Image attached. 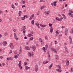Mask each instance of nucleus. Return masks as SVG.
I'll use <instances>...</instances> for the list:
<instances>
[{
  "label": "nucleus",
  "instance_id": "nucleus-50",
  "mask_svg": "<svg viewBox=\"0 0 73 73\" xmlns=\"http://www.w3.org/2000/svg\"><path fill=\"white\" fill-rule=\"evenodd\" d=\"M24 38L25 39H26V40H27V38H28V37H27V36H25L24 37Z\"/></svg>",
  "mask_w": 73,
  "mask_h": 73
},
{
  "label": "nucleus",
  "instance_id": "nucleus-8",
  "mask_svg": "<svg viewBox=\"0 0 73 73\" xmlns=\"http://www.w3.org/2000/svg\"><path fill=\"white\" fill-rule=\"evenodd\" d=\"M14 36L15 37V38L17 40H18V38H17V36L16 35V34L15 33H14Z\"/></svg>",
  "mask_w": 73,
  "mask_h": 73
},
{
  "label": "nucleus",
  "instance_id": "nucleus-31",
  "mask_svg": "<svg viewBox=\"0 0 73 73\" xmlns=\"http://www.w3.org/2000/svg\"><path fill=\"white\" fill-rule=\"evenodd\" d=\"M34 23H35V21L33 20L31 22V24H32L33 25H35V24H34Z\"/></svg>",
  "mask_w": 73,
  "mask_h": 73
},
{
  "label": "nucleus",
  "instance_id": "nucleus-41",
  "mask_svg": "<svg viewBox=\"0 0 73 73\" xmlns=\"http://www.w3.org/2000/svg\"><path fill=\"white\" fill-rule=\"evenodd\" d=\"M57 67L58 68V69H61V67H60V66L59 65L57 66Z\"/></svg>",
  "mask_w": 73,
  "mask_h": 73
},
{
  "label": "nucleus",
  "instance_id": "nucleus-45",
  "mask_svg": "<svg viewBox=\"0 0 73 73\" xmlns=\"http://www.w3.org/2000/svg\"><path fill=\"white\" fill-rule=\"evenodd\" d=\"M69 53V52H68V50L65 51L64 52V53Z\"/></svg>",
  "mask_w": 73,
  "mask_h": 73
},
{
  "label": "nucleus",
  "instance_id": "nucleus-17",
  "mask_svg": "<svg viewBox=\"0 0 73 73\" xmlns=\"http://www.w3.org/2000/svg\"><path fill=\"white\" fill-rule=\"evenodd\" d=\"M29 69H30V67H28L27 66L25 67V69L26 70H28Z\"/></svg>",
  "mask_w": 73,
  "mask_h": 73
},
{
  "label": "nucleus",
  "instance_id": "nucleus-7",
  "mask_svg": "<svg viewBox=\"0 0 73 73\" xmlns=\"http://www.w3.org/2000/svg\"><path fill=\"white\" fill-rule=\"evenodd\" d=\"M68 29H66L65 30V35L66 36L68 35Z\"/></svg>",
  "mask_w": 73,
  "mask_h": 73
},
{
  "label": "nucleus",
  "instance_id": "nucleus-47",
  "mask_svg": "<svg viewBox=\"0 0 73 73\" xmlns=\"http://www.w3.org/2000/svg\"><path fill=\"white\" fill-rule=\"evenodd\" d=\"M70 41L72 40V38L70 36L69 37Z\"/></svg>",
  "mask_w": 73,
  "mask_h": 73
},
{
  "label": "nucleus",
  "instance_id": "nucleus-46",
  "mask_svg": "<svg viewBox=\"0 0 73 73\" xmlns=\"http://www.w3.org/2000/svg\"><path fill=\"white\" fill-rule=\"evenodd\" d=\"M62 36V35L60 34L59 35V37H61Z\"/></svg>",
  "mask_w": 73,
  "mask_h": 73
},
{
  "label": "nucleus",
  "instance_id": "nucleus-21",
  "mask_svg": "<svg viewBox=\"0 0 73 73\" xmlns=\"http://www.w3.org/2000/svg\"><path fill=\"white\" fill-rule=\"evenodd\" d=\"M68 15L70 17H72L73 18V14H71L70 13H68Z\"/></svg>",
  "mask_w": 73,
  "mask_h": 73
},
{
  "label": "nucleus",
  "instance_id": "nucleus-26",
  "mask_svg": "<svg viewBox=\"0 0 73 73\" xmlns=\"http://www.w3.org/2000/svg\"><path fill=\"white\" fill-rule=\"evenodd\" d=\"M53 63L51 64L50 65V66H49L48 68L49 69H51V68L52 67V66H53Z\"/></svg>",
  "mask_w": 73,
  "mask_h": 73
},
{
  "label": "nucleus",
  "instance_id": "nucleus-28",
  "mask_svg": "<svg viewBox=\"0 0 73 73\" xmlns=\"http://www.w3.org/2000/svg\"><path fill=\"white\" fill-rule=\"evenodd\" d=\"M69 12H70V13H70L71 14H72V13H73V11H72V10H69Z\"/></svg>",
  "mask_w": 73,
  "mask_h": 73
},
{
  "label": "nucleus",
  "instance_id": "nucleus-13",
  "mask_svg": "<svg viewBox=\"0 0 73 73\" xmlns=\"http://www.w3.org/2000/svg\"><path fill=\"white\" fill-rule=\"evenodd\" d=\"M25 49L26 50H30V48H29L28 46H25Z\"/></svg>",
  "mask_w": 73,
  "mask_h": 73
},
{
  "label": "nucleus",
  "instance_id": "nucleus-58",
  "mask_svg": "<svg viewBox=\"0 0 73 73\" xmlns=\"http://www.w3.org/2000/svg\"><path fill=\"white\" fill-rule=\"evenodd\" d=\"M3 56H0V58H1V59H2V58H3Z\"/></svg>",
  "mask_w": 73,
  "mask_h": 73
},
{
  "label": "nucleus",
  "instance_id": "nucleus-5",
  "mask_svg": "<svg viewBox=\"0 0 73 73\" xmlns=\"http://www.w3.org/2000/svg\"><path fill=\"white\" fill-rule=\"evenodd\" d=\"M34 16L35 15L34 14L32 15L29 18V20H31L32 18H33V17H34Z\"/></svg>",
  "mask_w": 73,
  "mask_h": 73
},
{
  "label": "nucleus",
  "instance_id": "nucleus-42",
  "mask_svg": "<svg viewBox=\"0 0 73 73\" xmlns=\"http://www.w3.org/2000/svg\"><path fill=\"white\" fill-rule=\"evenodd\" d=\"M25 32H26V31H25V30H23V33H24V34H25Z\"/></svg>",
  "mask_w": 73,
  "mask_h": 73
},
{
  "label": "nucleus",
  "instance_id": "nucleus-49",
  "mask_svg": "<svg viewBox=\"0 0 73 73\" xmlns=\"http://www.w3.org/2000/svg\"><path fill=\"white\" fill-rule=\"evenodd\" d=\"M54 50V48H50V50H53H53Z\"/></svg>",
  "mask_w": 73,
  "mask_h": 73
},
{
  "label": "nucleus",
  "instance_id": "nucleus-59",
  "mask_svg": "<svg viewBox=\"0 0 73 73\" xmlns=\"http://www.w3.org/2000/svg\"><path fill=\"white\" fill-rule=\"evenodd\" d=\"M24 17H26V18H28V16H27V15H26L25 16L24 15Z\"/></svg>",
  "mask_w": 73,
  "mask_h": 73
},
{
  "label": "nucleus",
  "instance_id": "nucleus-24",
  "mask_svg": "<svg viewBox=\"0 0 73 73\" xmlns=\"http://www.w3.org/2000/svg\"><path fill=\"white\" fill-rule=\"evenodd\" d=\"M56 70H57V71H58V72H61V70H62L60 69H56Z\"/></svg>",
  "mask_w": 73,
  "mask_h": 73
},
{
  "label": "nucleus",
  "instance_id": "nucleus-25",
  "mask_svg": "<svg viewBox=\"0 0 73 73\" xmlns=\"http://www.w3.org/2000/svg\"><path fill=\"white\" fill-rule=\"evenodd\" d=\"M45 7V6H42L40 7V9L41 10H42V9H44V8Z\"/></svg>",
  "mask_w": 73,
  "mask_h": 73
},
{
  "label": "nucleus",
  "instance_id": "nucleus-22",
  "mask_svg": "<svg viewBox=\"0 0 73 73\" xmlns=\"http://www.w3.org/2000/svg\"><path fill=\"white\" fill-rule=\"evenodd\" d=\"M50 12L49 11L47 12L45 14V15L46 16H48L49 15Z\"/></svg>",
  "mask_w": 73,
  "mask_h": 73
},
{
  "label": "nucleus",
  "instance_id": "nucleus-16",
  "mask_svg": "<svg viewBox=\"0 0 73 73\" xmlns=\"http://www.w3.org/2000/svg\"><path fill=\"white\" fill-rule=\"evenodd\" d=\"M66 61H67V62L66 63V64L67 65H69V60H66Z\"/></svg>",
  "mask_w": 73,
  "mask_h": 73
},
{
  "label": "nucleus",
  "instance_id": "nucleus-51",
  "mask_svg": "<svg viewBox=\"0 0 73 73\" xmlns=\"http://www.w3.org/2000/svg\"><path fill=\"white\" fill-rule=\"evenodd\" d=\"M72 40H70V44H72Z\"/></svg>",
  "mask_w": 73,
  "mask_h": 73
},
{
  "label": "nucleus",
  "instance_id": "nucleus-61",
  "mask_svg": "<svg viewBox=\"0 0 73 73\" xmlns=\"http://www.w3.org/2000/svg\"><path fill=\"white\" fill-rule=\"evenodd\" d=\"M24 7H25V5H23L22 6V8H24Z\"/></svg>",
  "mask_w": 73,
  "mask_h": 73
},
{
  "label": "nucleus",
  "instance_id": "nucleus-52",
  "mask_svg": "<svg viewBox=\"0 0 73 73\" xmlns=\"http://www.w3.org/2000/svg\"><path fill=\"white\" fill-rule=\"evenodd\" d=\"M23 4H24V3H25V1H23L22 2V3Z\"/></svg>",
  "mask_w": 73,
  "mask_h": 73
},
{
  "label": "nucleus",
  "instance_id": "nucleus-54",
  "mask_svg": "<svg viewBox=\"0 0 73 73\" xmlns=\"http://www.w3.org/2000/svg\"><path fill=\"white\" fill-rule=\"evenodd\" d=\"M44 0H40V2H44Z\"/></svg>",
  "mask_w": 73,
  "mask_h": 73
},
{
  "label": "nucleus",
  "instance_id": "nucleus-36",
  "mask_svg": "<svg viewBox=\"0 0 73 73\" xmlns=\"http://www.w3.org/2000/svg\"><path fill=\"white\" fill-rule=\"evenodd\" d=\"M45 38L46 40H48V37L47 36H46L45 37Z\"/></svg>",
  "mask_w": 73,
  "mask_h": 73
},
{
  "label": "nucleus",
  "instance_id": "nucleus-57",
  "mask_svg": "<svg viewBox=\"0 0 73 73\" xmlns=\"http://www.w3.org/2000/svg\"><path fill=\"white\" fill-rule=\"evenodd\" d=\"M15 5H16V6L18 5V3H15Z\"/></svg>",
  "mask_w": 73,
  "mask_h": 73
},
{
  "label": "nucleus",
  "instance_id": "nucleus-3",
  "mask_svg": "<svg viewBox=\"0 0 73 73\" xmlns=\"http://www.w3.org/2000/svg\"><path fill=\"white\" fill-rule=\"evenodd\" d=\"M28 55L29 57H31V56H33L34 55L33 53H32L31 54V53L30 52H28Z\"/></svg>",
  "mask_w": 73,
  "mask_h": 73
},
{
  "label": "nucleus",
  "instance_id": "nucleus-60",
  "mask_svg": "<svg viewBox=\"0 0 73 73\" xmlns=\"http://www.w3.org/2000/svg\"><path fill=\"white\" fill-rule=\"evenodd\" d=\"M2 65H3V66H4V65H5V64L4 63H3Z\"/></svg>",
  "mask_w": 73,
  "mask_h": 73
},
{
  "label": "nucleus",
  "instance_id": "nucleus-27",
  "mask_svg": "<svg viewBox=\"0 0 73 73\" xmlns=\"http://www.w3.org/2000/svg\"><path fill=\"white\" fill-rule=\"evenodd\" d=\"M25 17L24 16L21 18V20H25Z\"/></svg>",
  "mask_w": 73,
  "mask_h": 73
},
{
  "label": "nucleus",
  "instance_id": "nucleus-64",
  "mask_svg": "<svg viewBox=\"0 0 73 73\" xmlns=\"http://www.w3.org/2000/svg\"><path fill=\"white\" fill-rule=\"evenodd\" d=\"M73 30V29H72L71 31H70L71 33H73V30Z\"/></svg>",
  "mask_w": 73,
  "mask_h": 73
},
{
  "label": "nucleus",
  "instance_id": "nucleus-23",
  "mask_svg": "<svg viewBox=\"0 0 73 73\" xmlns=\"http://www.w3.org/2000/svg\"><path fill=\"white\" fill-rule=\"evenodd\" d=\"M50 32L51 33H52L53 32V28L52 27H51L50 28Z\"/></svg>",
  "mask_w": 73,
  "mask_h": 73
},
{
  "label": "nucleus",
  "instance_id": "nucleus-20",
  "mask_svg": "<svg viewBox=\"0 0 73 73\" xmlns=\"http://www.w3.org/2000/svg\"><path fill=\"white\" fill-rule=\"evenodd\" d=\"M48 62H49L48 61H44L43 62V64H47V63H48Z\"/></svg>",
  "mask_w": 73,
  "mask_h": 73
},
{
  "label": "nucleus",
  "instance_id": "nucleus-44",
  "mask_svg": "<svg viewBox=\"0 0 73 73\" xmlns=\"http://www.w3.org/2000/svg\"><path fill=\"white\" fill-rule=\"evenodd\" d=\"M56 59H58V55H56Z\"/></svg>",
  "mask_w": 73,
  "mask_h": 73
},
{
  "label": "nucleus",
  "instance_id": "nucleus-1",
  "mask_svg": "<svg viewBox=\"0 0 73 73\" xmlns=\"http://www.w3.org/2000/svg\"><path fill=\"white\" fill-rule=\"evenodd\" d=\"M31 48L33 49V51H35V50L36 49V46L35 45H33L32 46H31Z\"/></svg>",
  "mask_w": 73,
  "mask_h": 73
},
{
  "label": "nucleus",
  "instance_id": "nucleus-63",
  "mask_svg": "<svg viewBox=\"0 0 73 73\" xmlns=\"http://www.w3.org/2000/svg\"><path fill=\"white\" fill-rule=\"evenodd\" d=\"M71 71L73 72V68H71Z\"/></svg>",
  "mask_w": 73,
  "mask_h": 73
},
{
  "label": "nucleus",
  "instance_id": "nucleus-9",
  "mask_svg": "<svg viewBox=\"0 0 73 73\" xmlns=\"http://www.w3.org/2000/svg\"><path fill=\"white\" fill-rule=\"evenodd\" d=\"M22 29L21 30V31H24V30H25V29L26 28V27L24 26L23 27H22Z\"/></svg>",
  "mask_w": 73,
  "mask_h": 73
},
{
  "label": "nucleus",
  "instance_id": "nucleus-33",
  "mask_svg": "<svg viewBox=\"0 0 73 73\" xmlns=\"http://www.w3.org/2000/svg\"><path fill=\"white\" fill-rule=\"evenodd\" d=\"M14 58L16 59L17 58H18V56H17V55H15L14 56Z\"/></svg>",
  "mask_w": 73,
  "mask_h": 73
},
{
  "label": "nucleus",
  "instance_id": "nucleus-29",
  "mask_svg": "<svg viewBox=\"0 0 73 73\" xmlns=\"http://www.w3.org/2000/svg\"><path fill=\"white\" fill-rule=\"evenodd\" d=\"M47 54L48 56V58H49V59H50V54H49V52H47Z\"/></svg>",
  "mask_w": 73,
  "mask_h": 73
},
{
  "label": "nucleus",
  "instance_id": "nucleus-35",
  "mask_svg": "<svg viewBox=\"0 0 73 73\" xmlns=\"http://www.w3.org/2000/svg\"><path fill=\"white\" fill-rule=\"evenodd\" d=\"M42 49L43 50H44V52H45V50H46V49H45V47H43Z\"/></svg>",
  "mask_w": 73,
  "mask_h": 73
},
{
  "label": "nucleus",
  "instance_id": "nucleus-53",
  "mask_svg": "<svg viewBox=\"0 0 73 73\" xmlns=\"http://www.w3.org/2000/svg\"><path fill=\"white\" fill-rule=\"evenodd\" d=\"M21 53V50H19V54H20Z\"/></svg>",
  "mask_w": 73,
  "mask_h": 73
},
{
  "label": "nucleus",
  "instance_id": "nucleus-30",
  "mask_svg": "<svg viewBox=\"0 0 73 73\" xmlns=\"http://www.w3.org/2000/svg\"><path fill=\"white\" fill-rule=\"evenodd\" d=\"M33 40V37H30L29 40L30 41H32V40Z\"/></svg>",
  "mask_w": 73,
  "mask_h": 73
},
{
  "label": "nucleus",
  "instance_id": "nucleus-32",
  "mask_svg": "<svg viewBox=\"0 0 73 73\" xmlns=\"http://www.w3.org/2000/svg\"><path fill=\"white\" fill-rule=\"evenodd\" d=\"M48 44H47L45 46V48L46 49L48 48Z\"/></svg>",
  "mask_w": 73,
  "mask_h": 73
},
{
  "label": "nucleus",
  "instance_id": "nucleus-18",
  "mask_svg": "<svg viewBox=\"0 0 73 73\" xmlns=\"http://www.w3.org/2000/svg\"><path fill=\"white\" fill-rule=\"evenodd\" d=\"M40 27H46V25H42L41 24H40Z\"/></svg>",
  "mask_w": 73,
  "mask_h": 73
},
{
  "label": "nucleus",
  "instance_id": "nucleus-6",
  "mask_svg": "<svg viewBox=\"0 0 73 73\" xmlns=\"http://www.w3.org/2000/svg\"><path fill=\"white\" fill-rule=\"evenodd\" d=\"M56 2H54L53 3H51V5L53 6V5L54 7L56 6Z\"/></svg>",
  "mask_w": 73,
  "mask_h": 73
},
{
  "label": "nucleus",
  "instance_id": "nucleus-14",
  "mask_svg": "<svg viewBox=\"0 0 73 73\" xmlns=\"http://www.w3.org/2000/svg\"><path fill=\"white\" fill-rule=\"evenodd\" d=\"M3 45L5 46L7 45V42L5 41H4L3 42Z\"/></svg>",
  "mask_w": 73,
  "mask_h": 73
},
{
  "label": "nucleus",
  "instance_id": "nucleus-34",
  "mask_svg": "<svg viewBox=\"0 0 73 73\" xmlns=\"http://www.w3.org/2000/svg\"><path fill=\"white\" fill-rule=\"evenodd\" d=\"M49 25V26L50 27H51V28H52V24H50V23H49L48 24Z\"/></svg>",
  "mask_w": 73,
  "mask_h": 73
},
{
  "label": "nucleus",
  "instance_id": "nucleus-38",
  "mask_svg": "<svg viewBox=\"0 0 73 73\" xmlns=\"http://www.w3.org/2000/svg\"><path fill=\"white\" fill-rule=\"evenodd\" d=\"M13 9H15V6L13 5L12 4L11 5Z\"/></svg>",
  "mask_w": 73,
  "mask_h": 73
},
{
  "label": "nucleus",
  "instance_id": "nucleus-12",
  "mask_svg": "<svg viewBox=\"0 0 73 73\" xmlns=\"http://www.w3.org/2000/svg\"><path fill=\"white\" fill-rule=\"evenodd\" d=\"M56 19L57 21H61V20L58 17H56Z\"/></svg>",
  "mask_w": 73,
  "mask_h": 73
},
{
  "label": "nucleus",
  "instance_id": "nucleus-40",
  "mask_svg": "<svg viewBox=\"0 0 73 73\" xmlns=\"http://www.w3.org/2000/svg\"><path fill=\"white\" fill-rule=\"evenodd\" d=\"M39 40L40 41V42H42V39H41V38H39Z\"/></svg>",
  "mask_w": 73,
  "mask_h": 73
},
{
  "label": "nucleus",
  "instance_id": "nucleus-37",
  "mask_svg": "<svg viewBox=\"0 0 73 73\" xmlns=\"http://www.w3.org/2000/svg\"><path fill=\"white\" fill-rule=\"evenodd\" d=\"M41 45H42V46H43V45H44V42H41Z\"/></svg>",
  "mask_w": 73,
  "mask_h": 73
},
{
  "label": "nucleus",
  "instance_id": "nucleus-19",
  "mask_svg": "<svg viewBox=\"0 0 73 73\" xmlns=\"http://www.w3.org/2000/svg\"><path fill=\"white\" fill-rule=\"evenodd\" d=\"M28 36L29 37H30L31 36H33V35L31 34H29V35H28Z\"/></svg>",
  "mask_w": 73,
  "mask_h": 73
},
{
  "label": "nucleus",
  "instance_id": "nucleus-39",
  "mask_svg": "<svg viewBox=\"0 0 73 73\" xmlns=\"http://www.w3.org/2000/svg\"><path fill=\"white\" fill-rule=\"evenodd\" d=\"M53 51H54L55 53H57V51L55 50H53Z\"/></svg>",
  "mask_w": 73,
  "mask_h": 73
},
{
  "label": "nucleus",
  "instance_id": "nucleus-55",
  "mask_svg": "<svg viewBox=\"0 0 73 73\" xmlns=\"http://www.w3.org/2000/svg\"><path fill=\"white\" fill-rule=\"evenodd\" d=\"M13 31L14 32H16V29H14Z\"/></svg>",
  "mask_w": 73,
  "mask_h": 73
},
{
  "label": "nucleus",
  "instance_id": "nucleus-11",
  "mask_svg": "<svg viewBox=\"0 0 73 73\" xmlns=\"http://www.w3.org/2000/svg\"><path fill=\"white\" fill-rule=\"evenodd\" d=\"M35 25H36L37 26L38 28L39 29L40 28V26L39 25V23H35Z\"/></svg>",
  "mask_w": 73,
  "mask_h": 73
},
{
  "label": "nucleus",
  "instance_id": "nucleus-10",
  "mask_svg": "<svg viewBox=\"0 0 73 73\" xmlns=\"http://www.w3.org/2000/svg\"><path fill=\"white\" fill-rule=\"evenodd\" d=\"M37 70H38V66L36 65L35 71V72H37Z\"/></svg>",
  "mask_w": 73,
  "mask_h": 73
},
{
  "label": "nucleus",
  "instance_id": "nucleus-2",
  "mask_svg": "<svg viewBox=\"0 0 73 73\" xmlns=\"http://www.w3.org/2000/svg\"><path fill=\"white\" fill-rule=\"evenodd\" d=\"M21 60H20L19 62V64L17 65H18L19 68H20L21 69H22V67H21Z\"/></svg>",
  "mask_w": 73,
  "mask_h": 73
},
{
  "label": "nucleus",
  "instance_id": "nucleus-62",
  "mask_svg": "<svg viewBox=\"0 0 73 73\" xmlns=\"http://www.w3.org/2000/svg\"><path fill=\"white\" fill-rule=\"evenodd\" d=\"M25 65H27V62H25L24 63Z\"/></svg>",
  "mask_w": 73,
  "mask_h": 73
},
{
  "label": "nucleus",
  "instance_id": "nucleus-48",
  "mask_svg": "<svg viewBox=\"0 0 73 73\" xmlns=\"http://www.w3.org/2000/svg\"><path fill=\"white\" fill-rule=\"evenodd\" d=\"M2 13H3V11L0 10V14H1Z\"/></svg>",
  "mask_w": 73,
  "mask_h": 73
},
{
  "label": "nucleus",
  "instance_id": "nucleus-43",
  "mask_svg": "<svg viewBox=\"0 0 73 73\" xmlns=\"http://www.w3.org/2000/svg\"><path fill=\"white\" fill-rule=\"evenodd\" d=\"M13 60V58H12V57L9 58V60Z\"/></svg>",
  "mask_w": 73,
  "mask_h": 73
},
{
  "label": "nucleus",
  "instance_id": "nucleus-15",
  "mask_svg": "<svg viewBox=\"0 0 73 73\" xmlns=\"http://www.w3.org/2000/svg\"><path fill=\"white\" fill-rule=\"evenodd\" d=\"M22 13V12H21V11H19V16H21Z\"/></svg>",
  "mask_w": 73,
  "mask_h": 73
},
{
  "label": "nucleus",
  "instance_id": "nucleus-56",
  "mask_svg": "<svg viewBox=\"0 0 73 73\" xmlns=\"http://www.w3.org/2000/svg\"><path fill=\"white\" fill-rule=\"evenodd\" d=\"M56 34H58V31H56Z\"/></svg>",
  "mask_w": 73,
  "mask_h": 73
},
{
  "label": "nucleus",
  "instance_id": "nucleus-4",
  "mask_svg": "<svg viewBox=\"0 0 73 73\" xmlns=\"http://www.w3.org/2000/svg\"><path fill=\"white\" fill-rule=\"evenodd\" d=\"M10 46L11 49H13V47H14V46H13V44H12V43H11L10 44Z\"/></svg>",
  "mask_w": 73,
  "mask_h": 73
}]
</instances>
